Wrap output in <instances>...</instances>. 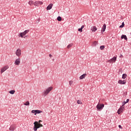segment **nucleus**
Instances as JSON below:
<instances>
[{
  "label": "nucleus",
  "instance_id": "obj_14",
  "mask_svg": "<svg viewBox=\"0 0 131 131\" xmlns=\"http://www.w3.org/2000/svg\"><path fill=\"white\" fill-rule=\"evenodd\" d=\"M53 8V4H50L47 7V10H51Z\"/></svg>",
  "mask_w": 131,
  "mask_h": 131
},
{
  "label": "nucleus",
  "instance_id": "obj_27",
  "mask_svg": "<svg viewBox=\"0 0 131 131\" xmlns=\"http://www.w3.org/2000/svg\"><path fill=\"white\" fill-rule=\"evenodd\" d=\"M72 46H73V43H71V44L67 46V48L68 49H70V48H71V47H72Z\"/></svg>",
  "mask_w": 131,
  "mask_h": 131
},
{
  "label": "nucleus",
  "instance_id": "obj_16",
  "mask_svg": "<svg viewBox=\"0 0 131 131\" xmlns=\"http://www.w3.org/2000/svg\"><path fill=\"white\" fill-rule=\"evenodd\" d=\"M106 30V24H104L102 28L101 29V31H103L104 32Z\"/></svg>",
  "mask_w": 131,
  "mask_h": 131
},
{
  "label": "nucleus",
  "instance_id": "obj_36",
  "mask_svg": "<svg viewBox=\"0 0 131 131\" xmlns=\"http://www.w3.org/2000/svg\"><path fill=\"white\" fill-rule=\"evenodd\" d=\"M49 57L50 58H52L53 57V55H52V54H49Z\"/></svg>",
  "mask_w": 131,
  "mask_h": 131
},
{
  "label": "nucleus",
  "instance_id": "obj_13",
  "mask_svg": "<svg viewBox=\"0 0 131 131\" xmlns=\"http://www.w3.org/2000/svg\"><path fill=\"white\" fill-rule=\"evenodd\" d=\"M97 27L96 26H93L91 27V30L92 31V32H96L97 31Z\"/></svg>",
  "mask_w": 131,
  "mask_h": 131
},
{
  "label": "nucleus",
  "instance_id": "obj_19",
  "mask_svg": "<svg viewBox=\"0 0 131 131\" xmlns=\"http://www.w3.org/2000/svg\"><path fill=\"white\" fill-rule=\"evenodd\" d=\"M127 77V75L126 74H123L122 76V78L123 79H125Z\"/></svg>",
  "mask_w": 131,
  "mask_h": 131
},
{
  "label": "nucleus",
  "instance_id": "obj_21",
  "mask_svg": "<svg viewBox=\"0 0 131 131\" xmlns=\"http://www.w3.org/2000/svg\"><path fill=\"white\" fill-rule=\"evenodd\" d=\"M29 5H30V6H32V5H34V3L32 1H29Z\"/></svg>",
  "mask_w": 131,
  "mask_h": 131
},
{
  "label": "nucleus",
  "instance_id": "obj_24",
  "mask_svg": "<svg viewBox=\"0 0 131 131\" xmlns=\"http://www.w3.org/2000/svg\"><path fill=\"white\" fill-rule=\"evenodd\" d=\"M77 103L78 104L81 105L82 104V102H81V101L78 100L77 101Z\"/></svg>",
  "mask_w": 131,
  "mask_h": 131
},
{
  "label": "nucleus",
  "instance_id": "obj_22",
  "mask_svg": "<svg viewBox=\"0 0 131 131\" xmlns=\"http://www.w3.org/2000/svg\"><path fill=\"white\" fill-rule=\"evenodd\" d=\"M15 90H11L9 91V94H11V95H14L15 94Z\"/></svg>",
  "mask_w": 131,
  "mask_h": 131
},
{
  "label": "nucleus",
  "instance_id": "obj_2",
  "mask_svg": "<svg viewBox=\"0 0 131 131\" xmlns=\"http://www.w3.org/2000/svg\"><path fill=\"white\" fill-rule=\"evenodd\" d=\"M53 89H54L53 86H50L46 89L43 92V96H48V95L50 94V92H51V91H53Z\"/></svg>",
  "mask_w": 131,
  "mask_h": 131
},
{
  "label": "nucleus",
  "instance_id": "obj_12",
  "mask_svg": "<svg viewBox=\"0 0 131 131\" xmlns=\"http://www.w3.org/2000/svg\"><path fill=\"white\" fill-rule=\"evenodd\" d=\"M15 129H16V126L11 125L9 128V130L14 131Z\"/></svg>",
  "mask_w": 131,
  "mask_h": 131
},
{
  "label": "nucleus",
  "instance_id": "obj_35",
  "mask_svg": "<svg viewBox=\"0 0 131 131\" xmlns=\"http://www.w3.org/2000/svg\"><path fill=\"white\" fill-rule=\"evenodd\" d=\"M119 128L122 129V126H121V125H119Z\"/></svg>",
  "mask_w": 131,
  "mask_h": 131
},
{
  "label": "nucleus",
  "instance_id": "obj_7",
  "mask_svg": "<svg viewBox=\"0 0 131 131\" xmlns=\"http://www.w3.org/2000/svg\"><path fill=\"white\" fill-rule=\"evenodd\" d=\"M117 58L116 57H114L110 60H108L107 62H109L110 63H115V62H116V59Z\"/></svg>",
  "mask_w": 131,
  "mask_h": 131
},
{
  "label": "nucleus",
  "instance_id": "obj_10",
  "mask_svg": "<svg viewBox=\"0 0 131 131\" xmlns=\"http://www.w3.org/2000/svg\"><path fill=\"white\" fill-rule=\"evenodd\" d=\"M20 58H18L16 59L14 62L15 65H16L17 66H18V65H20Z\"/></svg>",
  "mask_w": 131,
  "mask_h": 131
},
{
  "label": "nucleus",
  "instance_id": "obj_4",
  "mask_svg": "<svg viewBox=\"0 0 131 131\" xmlns=\"http://www.w3.org/2000/svg\"><path fill=\"white\" fill-rule=\"evenodd\" d=\"M28 32H29V30H25L24 32L20 33L19 35H20V37H21V38H23V37L24 36H25V35L27 34V33H28Z\"/></svg>",
  "mask_w": 131,
  "mask_h": 131
},
{
  "label": "nucleus",
  "instance_id": "obj_25",
  "mask_svg": "<svg viewBox=\"0 0 131 131\" xmlns=\"http://www.w3.org/2000/svg\"><path fill=\"white\" fill-rule=\"evenodd\" d=\"M57 20L58 21H61L62 20V17H61V16H58L57 18Z\"/></svg>",
  "mask_w": 131,
  "mask_h": 131
},
{
  "label": "nucleus",
  "instance_id": "obj_23",
  "mask_svg": "<svg viewBox=\"0 0 131 131\" xmlns=\"http://www.w3.org/2000/svg\"><path fill=\"white\" fill-rule=\"evenodd\" d=\"M69 85H70V86H71V85H72L73 84V81L72 80H70L69 81Z\"/></svg>",
  "mask_w": 131,
  "mask_h": 131
},
{
  "label": "nucleus",
  "instance_id": "obj_11",
  "mask_svg": "<svg viewBox=\"0 0 131 131\" xmlns=\"http://www.w3.org/2000/svg\"><path fill=\"white\" fill-rule=\"evenodd\" d=\"M118 83L119 84H125V83H126V80H119L118 81Z\"/></svg>",
  "mask_w": 131,
  "mask_h": 131
},
{
  "label": "nucleus",
  "instance_id": "obj_8",
  "mask_svg": "<svg viewBox=\"0 0 131 131\" xmlns=\"http://www.w3.org/2000/svg\"><path fill=\"white\" fill-rule=\"evenodd\" d=\"M40 5H42V2L41 1H36L34 3V6H36L37 7H38V6H40Z\"/></svg>",
  "mask_w": 131,
  "mask_h": 131
},
{
  "label": "nucleus",
  "instance_id": "obj_9",
  "mask_svg": "<svg viewBox=\"0 0 131 131\" xmlns=\"http://www.w3.org/2000/svg\"><path fill=\"white\" fill-rule=\"evenodd\" d=\"M123 109H124V106H121L118 110L117 113L118 114H121V113L123 112Z\"/></svg>",
  "mask_w": 131,
  "mask_h": 131
},
{
  "label": "nucleus",
  "instance_id": "obj_32",
  "mask_svg": "<svg viewBox=\"0 0 131 131\" xmlns=\"http://www.w3.org/2000/svg\"><path fill=\"white\" fill-rule=\"evenodd\" d=\"M126 102L124 101L123 103V105L122 106V107H123L124 106V105H125Z\"/></svg>",
  "mask_w": 131,
  "mask_h": 131
},
{
  "label": "nucleus",
  "instance_id": "obj_34",
  "mask_svg": "<svg viewBox=\"0 0 131 131\" xmlns=\"http://www.w3.org/2000/svg\"><path fill=\"white\" fill-rule=\"evenodd\" d=\"M128 102H129V99H127L126 100V103H128Z\"/></svg>",
  "mask_w": 131,
  "mask_h": 131
},
{
  "label": "nucleus",
  "instance_id": "obj_6",
  "mask_svg": "<svg viewBox=\"0 0 131 131\" xmlns=\"http://www.w3.org/2000/svg\"><path fill=\"white\" fill-rule=\"evenodd\" d=\"M9 69V66H5V67H3L1 69V73H4L6 70Z\"/></svg>",
  "mask_w": 131,
  "mask_h": 131
},
{
  "label": "nucleus",
  "instance_id": "obj_15",
  "mask_svg": "<svg viewBox=\"0 0 131 131\" xmlns=\"http://www.w3.org/2000/svg\"><path fill=\"white\" fill-rule=\"evenodd\" d=\"M85 76H86V74H83L81 76H80V79H83V78H85Z\"/></svg>",
  "mask_w": 131,
  "mask_h": 131
},
{
  "label": "nucleus",
  "instance_id": "obj_29",
  "mask_svg": "<svg viewBox=\"0 0 131 131\" xmlns=\"http://www.w3.org/2000/svg\"><path fill=\"white\" fill-rule=\"evenodd\" d=\"M100 50H103V49H105V46H101L100 47Z\"/></svg>",
  "mask_w": 131,
  "mask_h": 131
},
{
  "label": "nucleus",
  "instance_id": "obj_20",
  "mask_svg": "<svg viewBox=\"0 0 131 131\" xmlns=\"http://www.w3.org/2000/svg\"><path fill=\"white\" fill-rule=\"evenodd\" d=\"M24 105L25 106H29V105H30V103L29 102V101H27L25 102V103H24Z\"/></svg>",
  "mask_w": 131,
  "mask_h": 131
},
{
  "label": "nucleus",
  "instance_id": "obj_33",
  "mask_svg": "<svg viewBox=\"0 0 131 131\" xmlns=\"http://www.w3.org/2000/svg\"><path fill=\"white\" fill-rule=\"evenodd\" d=\"M83 28H84V26L83 25L81 27V29L82 30Z\"/></svg>",
  "mask_w": 131,
  "mask_h": 131
},
{
  "label": "nucleus",
  "instance_id": "obj_5",
  "mask_svg": "<svg viewBox=\"0 0 131 131\" xmlns=\"http://www.w3.org/2000/svg\"><path fill=\"white\" fill-rule=\"evenodd\" d=\"M21 54L22 53L21 52V49H17L15 52V55H16L17 57H20Z\"/></svg>",
  "mask_w": 131,
  "mask_h": 131
},
{
  "label": "nucleus",
  "instance_id": "obj_30",
  "mask_svg": "<svg viewBox=\"0 0 131 131\" xmlns=\"http://www.w3.org/2000/svg\"><path fill=\"white\" fill-rule=\"evenodd\" d=\"M31 113H33L34 114H35V113H36V110H32L31 111Z\"/></svg>",
  "mask_w": 131,
  "mask_h": 131
},
{
  "label": "nucleus",
  "instance_id": "obj_3",
  "mask_svg": "<svg viewBox=\"0 0 131 131\" xmlns=\"http://www.w3.org/2000/svg\"><path fill=\"white\" fill-rule=\"evenodd\" d=\"M104 104L98 103L96 106V108L98 111H101L104 108Z\"/></svg>",
  "mask_w": 131,
  "mask_h": 131
},
{
  "label": "nucleus",
  "instance_id": "obj_31",
  "mask_svg": "<svg viewBox=\"0 0 131 131\" xmlns=\"http://www.w3.org/2000/svg\"><path fill=\"white\" fill-rule=\"evenodd\" d=\"M78 31H79L80 32H82V30L81 29V28L78 29Z\"/></svg>",
  "mask_w": 131,
  "mask_h": 131
},
{
  "label": "nucleus",
  "instance_id": "obj_17",
  "mask_svg": "<svg viewBox=\"0 0 131 131\" xmlns=\"http://www.w3.org/2000/svg\"><path fill=\"white\" fill-rule=\"evenodd\" d=\"M42 113V111H39L38 110H36V113L34 114V115H36V114H39Z\"/></svg>",
  "mask_w": 131,
  "mask_h": 131
},
{
  "label": "nucleus",
  "instance_id": "obj_28",
  "mask_svg": "<svg viewBox=\"0 0 131 131\" xmlns=\"http://www.w3.org/2000/svg\"><path fill=\"white\" fill-rule=\"evenodd\" d=\"M94 46H97L98 45V41H95L93 42Z\"/></svg>",
  "mask_w": 131,
  "mask_h": 131
},
{
  "label": "nucleus",
  "instance_id": "obj_1",
  "mask_svg": "<svg viewBox=\"0 0 131 131\" xmlns=\"http://www.w3.org/2000/svg\"><path fill=\"white\" fill-rule=\"evenodd\" d=\"M42 121L39 120L38 122L35 121L34 123V127L33 129L34 131L37 130V128H39V127H42L43 125L42 124H40L41 122H42Z\"/></svg>",
  "mask_w": 131,
  "mask_h": 131
},
{
  "label": "nucleus",
  "instance_id": "obj_18",
  "mask_svg": "<svg viewBox=\"0 0 131 131\" xmlns=\"http://www.w3.org/2000/svg\"><path fill=\"white\" fill-rule=\"evenodd\" d=\"M121 38L122 39H123V38H124L125 40H127V37H126V35H122L121 36Z\"/></svg>",
  "mask_w": 131,
  "mask_h": 131
},
{
  "label": "nucleus",
  "instance_id": "obj_26",
  "mask_svg": "<svg viewBox=\"0 0 131 131\" xmlns=\"http://www.w3.org/2000/svg\"><path fill=\"white\" fill-rule=\"evenodd\" d=\"M123 27H124V23L123 22L122 25L119 26V28H123Z\"/></svg>",
  "mask_w": 131,
  "mask_h": 131
}]
</instances>
